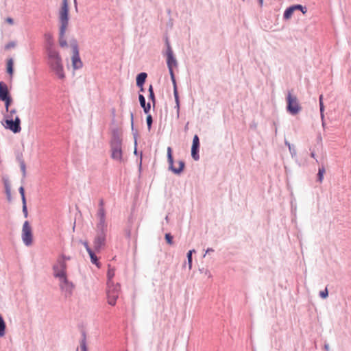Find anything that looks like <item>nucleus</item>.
Returning <instances> with one entry per match:
<instances>
[{
	"label": "nucleus",
	"mask_w": 351,
	"mask_h": 351,
	"mask_svg": "<svg viewBox=\"0 0 351 351\" xmlns=\"http://www.w3.org/2000/svg\"><path fill=\"white\" fill-rule=\"evenodd\" d=\"M294 11L295 8L293 5L287 8L284 12L283 18L286 20L290 19Z\"/></svg>",
	"instance_id": "6ab92c4d"
},
{
	"label": "nucleus",
	"mask_w": 351,
	"mask_h": 351,
	"mask_svg": "<svg viewBox=\"0 0 351 351\" xmlns=\"http://www.w3.org/2000/svg\"><path fill=\"white\" fill-rule=\"evenodd\" d=\"M63 36H64V35H63V36H61V35H60V45L62 47H64V46H66V42L62 39Z\"/></svg>",
	"instance_id": "e433bc0d"
},
{
	"label": "nucleus",
	"mask_w": 351,
	"mask_h": 351,
	"mask_svg": "<svg viewBox=\"0 0 351 351\" xmlns=\"http://www.w3.org/2000/svg\"><path fill=\"white\" fill-rule=\"evenodd\" d=\"M15 47V43H13V42H11V43H8L6 45H5V49H9L10 48H12V47Z\"/></svg>",
	"instance_id": "4c0bfd02"
},
{
	"label": "nucleus",
	"mask_w": 351,
	"mask_h": 351,
	"mask_svg": "<svg viewBox=\"0 0 351 351\" xmlns=\"http://www.w3.org/2000/svg\"><path fill=\"white\" fill-rule=\"evenodd\" d=\"M82 243H83V245H84V247H85V248H86V251H87L88 252H90V250H92L90 248V247H89V245H88V242H87V241H84Z\"/></svg>",
	"instance_id": "58836bf2"
},
{
	"label": "nucleus",
	"mask_w": 351,
	"mask_h": 351,
	"mask_svg": "<svg viewBox=\"0 0 351 351\" xmlns=\"http://www.w3.org/2000/svg\"><path fill=\"white\" fill-rule=\"evenodd\" d=\"M6 128L10 129L14 133H18L21 130V120L18 116L14 117V119H6Z\"/></svg>",
	"instance_id": "9b49d317"
},
{
	"label": "nucleus",
	"mask_w": 351,
	"mask_h": 351,
	"mask_svg": "<svg viewBox=\"0 0 351 351\" xmlns=\"http://www.w3.org/2000/svg\"><path fill=\"white\" fill-rule=\"evenodd\" d=\"M14 61L12 58H10L7 60V72L12 77L14 73L13 69Z\"/></svg>",
	"instance_id": "aec40b11"
},
{
	"label": "nucleus",
	"mask_w": 351,
	"mask_h": 351,
	"mask_svg": "<svg viewBox=\"0 0 351 351\" xmlns=\"http://www.w3.org/2000/svg\"><path fill=\"white\" fill-rule=\"evenodd\" d=\"M294 6V8H295V10H300L303 14H305L306 12H307V9L306 7L304 6H302V5H300V4H297V5H293Z\"/></svg>",
	"instance_id": "cd10ccee"
},
{
	"label": "nucleus",
	"mask_w": 351,
	"mask_h": 351,
	"mask_svg": "<svg viewBox=\"0 0 351 351\" xmlns=\"http://www.w3.org/2000/svg\"><path fill=\"white\" fill-rule=\"evenodd\" d=\"M120 292L121 287L119 283H114V282H107L106 295L108 304L114 306Z\"/></svg>",
	"instance_id": "7ed1b4c3"
},
{
	"label": "nucleus",
	"mask_w": 351,
	"mask_h": 351,
	"mask_svg": "<svg viewBox=\"0 0 351 351\" xmlns=\"http://www.w3.org/2000/svg\"><path fill=\"white\" fill-rule=\"evenodd\" d=\"M275 133H276V134H277V128L276 127L275 128Z\"/></svg>",
	"instance_id": "3c124183"
},
{
	"label": "nucleus",
	"mask_w": 351,
	"mask_h": 351,
	"mask_svg": "<svg viewBox=\"0 0 351 351\" xmlns=\"http://www.w3.org/2000/svg\"><path fill=\"white\" fill-rule=\"evenodd\" d=\"M72 65L74 69H78L82 66V62L80 58L78 49L76 46L73 48Z\"/></svg>",
	"instance_id": "f8f14e48"
},
{
	"label": "nucleus",
	"mask_w": 351,
	"mask_h": 351,
	"mask_svg": "<svg viewBox=\"0 0 351 351\" xmlns=\"http://www.w3.org/2000/svg\"><path fill=\"white\" fill-rule=\"evenodd\" d=\"M199 147V140L197 135H195L193 139L191 147V156L195 160H199L198 149Z\"/></svg>",
	"instance_id": "ddd939ff"
},
{
	"label": "nucleus",
	"mask_w": 351,
	"mask_h": 351,
	"mask_svg": "<svg viewBox=\"0 0 351 351\" xmlns=\"http://www.w3.org/2000/svg\"><path fill=\"white\" fill-rule=\"evenodd\" d=\"M6 22L8 23H9L10 25H12L14 23V21L12 18L10 17H8L6 19H5Z\"/></svg>",
	"instance_id": "ea45409f"
},
{
	"label": "nucleus",
	"mask_w": 351,
	"mask_h": 351,
	"mask_svg": "<svg viewBox=\"0 0 351 351\" xmlns=\"http://www.w3.org/2000/svg\"><path fill=\"white\" fill-rule=\"evenodd\" d=\"M69 14V7H68V3L67 0H62V5L61 7V9L59 12L60 15V21L61 23L60 26V34L61 36H63L66 32L67 25H68V17Z\"/></svg>",
	"instance_id": "423d86ee"
},
{
	"label": "nucleus",
	"mask_w": 351,
	"mask_h": 351,
	"mask_svg": "<svg viewBox=\"0 0 351 351\" xmlns=\"http://www.w3.org/2000/svg\"><path fill=\"white\" fill-rule=\"evenodd\" d=\"M319 296L324 299L326 298L328 296V291L327 288L319 292Z\"/></svg>",
	"instance_id": "473e14b6"
},
{
	"label": "nucleus",
	"mask_w": 351,
	"mask_h": 351,
	"mask_svg": "<svg viewBox=\"0 0 351 351\" xmlns=\"http://www.w3.org/2000/svg\"><path fill=\"white\" fill-rule=\"evenodd\" d=\"M97 218L106 219V210L104 208V201L101 199L99 202V208L96 214Z\"/></svg>",
	"instance_id": "2eb2a0df"
},
{
	"label": "nucleus",
	"mask_w": 351,
	"mask_h": 351,
	"mask_svg": "<svg viewBox=\"0 0 351 351\" xmlns=\"http://www.w3.org/2000/svg\"><path fill=\"white\" fill-rule=\"evenodd\" d=\"M166 44H167V52H166L167 64L168 69L169 70V73L171 75V80H172L174 86H176V79H175L173 69L174 67L177 66L178 63H177L176 58L173 56V53L172 49H171V47L169 43V41L167 40L166 41ZM175 97H176V99L178 100V95H177V91H176V88H175Z\"/></svg>",
	"instance_id": "20e7f679"
},
{
	"label": "nucleus",
	"mask_w": 351,
	"mask_h": 351,
	"mask_svg": "<svg viewBox=\"0 0 351 351\" xmlns=\"http://www.w3.org/2000/svg\"><path fill=\"white\" fill-rule=\"evenodd\" d=\"M19 193L21 195L22 202H26L25 196V190L23 186L19 188Z\"/></svg>",
	"instance_id": "72a5a7b5"
},
{
	"label": "nucleus",
	"mask_w": 351,
	"mask_h": 351,
	"mask_svg": "<svg viewBox=\"0 0 351 351\" xmlns=\"http://www.w3.org/2000/svg\"><path fill=\"white\" fill-rule=\"evenodd\" d=\"M139 101L141 107L143 108L144 112L147 114L150 110V104H145V99L143 95H139Z\"/></svg>",
	"instance_id": "f3484780"
},
{
	"label": "nucleus",
	"mask_w": 351,
	"mask_h": 351,
	"mask_svg": "<svg viewBox=\"0 0 351 351\" xmlns=\"http://www.w3.org/2000/svg\"><path fill=\"white\" fill-rule=\"evenodd\" d=\"M325 173L324 166L322 165L319 167L318 173H317V181L322 182L324 178V173Z\"/></svg>",
	"instance_id": "5701e85b"
},
{
	"label": "nucleus",
	"mask_w": 351,
	"mask_h": 351,
	"mask_svg": "<svg viewBox=\"0 0 351 351\" xmlns=\"http://www.w3.org/2000/svg\"><path fill=\"white\" fill-rule=\"evenodd\" d=\"M293 90H289L286 97L287 101V111L292 115L298 114L302 107L300 106L298 98L295 95L292 94Z\"/></svg>",
	"instance_id": "39448f33"
},
{
	"label": "nucleus",
	"mask_w": 351,
	"mask_h": 351,
	"mask_svg": "<svg viewBox=\"0 0 351 351\" xmlns=\"http://www.w3.org/2000/svg\"><path fill=\"white\" fill-rule=\"evenodd\" d=\"M10 96L7 84L3 82H0V100H5L6 97Z\"/></svg>",
	"instance_id": "4468645a"
},
{
	"label": "nucleus",
	"mask_w": 351,
	"mask_h": 351,
	"mask_svg": "<svg viewBox=\"0 0 351 351\" xmlns=\"http://www.w3.org/2000/svg\"><path fill=\"white\" fill-rule=\"evenodd\" d=\"M146 121H147V124L148 129L149 130L151 127H152V116L150 114H149L147 117Z\"/></svg>",
	"instance_id": "f704fd0d"
},
{
	"label": "nucleus",
	"mask_w": 351,
	"mask_h": 351,
	"mask_svg": "<svg viewBox=\"0 0 351 351\" xmlns=\"http://www.w3.org/2000/svg\"><path fill=\"white\" fill-rule=\"evenodd\" d=\"M167 152L168 162L169 165V169L171 170L174 173L178 174V173H181L184 169V162L183 161H179V169L174 168L171 147H168Z\"/></svg>",
	"instance_id": "9d476101"
},
{
	"label": "nucleus",
	"mask_w": 351,
	"mask_h": 351,
	"mask_svg": "<svg viewBox=\"0 0 351 351\" xmlns=\"http://www.w3.org/2000/svg\"><path fill=\"white\" fill-rule=\"evenodd\" d=\"M88 253L90 256V261H91L92 263L95 264L97 267H99L100 263L98 261L97 257L96 256L95 252L93 250H90V252H88Z\"/></svg>",
	"instance_id": "412c9836"
},
{
	"label": "nucleus",
	"mask_w": 351,
	"mask_h": 351,
	"mask_svg": "<svg viewBox=\"0 0 351 351\" xmlns=\"http://www.w3.org/2000/svg\"><path fill=\"white\" fill-rule=\"evenodd\" d=\"M133 118H134L133 113H131V121H132V125L133 124Z\"/></svg>",
	"instance_id": "09e8293b"
},
{
	"label": "nucleus",
	"mask_w": 351,
	"mask_h": 351,
	"mask_svg": "<svg viewBox=\"0 0 351 351\" xmlns=\"http://www.w3.org/2000/svg\"><path fill=\"white\" fill-rule=\"evenodd\" d=\"M285 145H287V146L288 147V148H289V147H290L292 145V144H291V143H290L288 141H287V140H285Z\"/></svg>",
	"instance_id": "37998d69"
},
{
	"label": "nucleus",
	"mask_w": 351,
	"mask_h": 351,
	"mask_svg": "<svg viewBox=\"0 0 351 351\" xmlns=\"http://www.w3.org/2000/svg\"><path fill=\"white\" fill-rule=\"evenodd\" d=\"M146 77V73H141L140 74H138L136 77V85L139 87H142L143 84L145 83Z\"/></svg>",
	"instance_id": "a211bd4d"
},
{
	"label": "nucleus",
	"mask_w": 351,
	"mask_h": 351,
	"mask_svg": "<svg viewBox=\"0 0 351 351\" xmlns=\"http://www.w3.org/2000/svg\"><path fill=\"white\" fill-rule=\"evenodd\" d=\"M321 101H323V95H321L319 97V103Z\"/></svg>",
	"instance_id": "a18cd8bd"
},
{
	"label": "nucleus",
	"mask_w": 351,
	"mask_h": 351,
	"mask_svg": "<svg viewBox=\"0 0 351 351\" xmlns=\"http://www.w3.org/2000/svg\"><path fill=\"white\" fill-rule=\"evenodd\" d=\"M213 252V250L212 249H208V250H206V254H209V253H210V252Z\"/></svg>",
	"instance_id": "49530a36"
},
{
	"label": "nucleus",
	"mask_w": 351,
	"mask_h": 351,
	"mask_svg": "<svg viewBox=\"0 0 351 351\" xmlns=\"http://www.w3.org/2000/svg\"><path fill=\"white\" fill-rule=\"evenodd\" d=\"M2 101H4L5 103V108L7 112H8V109L10 108V106L11 105L12 102V99L10 96L8 97H6L5 100H1Z\"/></svg>",
	"instance_id": "a878e982"
},
{
	"label": "nucleus",
	"mask_w": 351,
	"mask_h": 351,
	"mask_svg": "<svg viewBox=\"0 0 351 351\" xmlns=\"http://www.w3.org/2000/svg\"><path fill=\"white\" fill-rule=\"evenodd\" d=\"M21 168H22V170L23 171V172L25 173V165H22Z\"/></svg>",
	"instance_id": "de8ad7c7"
},
{
	"label": "nucleus",
	"mask_w": 351,
	"mask_h": 351,
	"mask_svg": "<svg viewBox=\"0 0 351 351\" xmlns=\"http://www.w3.org/2000/svg\"><path fill=\"white\" fill-rule=\"evenodd\" d=\"M289 151L290 154L293 158L296 156L297 152H296V149L293 145H292L290 147H289Z\"/></svg>",
	"instance_id": "c85d7f7f"
},
{
	"label": "nucleus",
	"mask_w": 351,
	"mask_h": 351,
	"mask_svg": "<svg viewBox=\"0 0 351 351\" xmlns=\"http://www.w3.org/2000/svg\"><path fill=\"white\" fill-rule=\"evenodd\" d=\"M22 239L24 243L27 246L32 243V228L27 221H25L23 226Z\"/></svg>",
	"instance_id": "0eeeda50"
},
{
	"label": "nucleus",
	"mask_w": 351,
	"mask_h": 351,
	"mask_svg": "<svg viewBox=\"0 0 351 351\" xmlns=\"http://www.w3.org/2000/svg\"><path fill=\"white\" fill-rule=\"evenodd\" d=\"M23 212L24 213L25 217H27L28 213H27V206H26V202H23Z\"/></svg>",
	"instance_id": "c9c22d12"
},
{
	"label": "nucleus",
	"mask_w": 351,
	"mask_h": 351,
	"mask_svg": "<svg viewBox=\"0 0 351 351\" xmlns=\"http://www.w3.org/2000/svg\"><path fill=\"white\" fill-rule=\"evenodd\" d=\"M319 110H320L321 118H322V125H324V103H323V101L319 102Z\"/></svg>",
	"instance_id": "bb28decb"
},
{
	"label": "nucleus",
	"mask_w": 351,
	"mask_h": 351,
	"mask_svg": "<svg viewBox=\"0 0 351 351\" xmlns=\"http://www.w3.org/2000/svg\"><path fill=\"white\" fill-rule=\"evenodd\" d=\"M98 223L96 225V230H106L107 228V224L105 219L97 218Z\"/></svg>",
	"instance_id": "dca6fc26"
},
{
	"label": "nucleus",
	"mask_w": 351,
	"mask_h": 351,
	"mask_svg": "<svg viewBox=\"0 0 351 351\" xmlns=\"http://www.w3.org/2000/svg\"><path fill=\"white\" fill-rule=\"evenodd\" d=\"M258 4L260 7H263V0H258Z\"/></svg>",
	"instance_id": "c03bdc74"
},
{
	"label": "nucleus",
	"mask_w": 351,
	"mask_h": 351,
	"mask_svg": "<svg viewBox=\"0 0 351 351\" xmlns=\"http://www.w3.org/2000/svg\"><path fill=\"white\" fill-rule=\"evenodd\" d=\"M315 156H316V155H315V151H311V156L313 158L315 159L316 162H318V160H317V158H316Z\"/></svg>",
	"instance_id": "a19ab883"
},
{
	"label": "nucleus",
	"mask_w": 351,
	"mask_h": 351,
	"mask_svg": "<svg viewBox=\"0 0 351 351\" xmlns=\"http://www.w3.org/2000/svg\"><path fill=\"white\" fill-rule=\"evenodd\" d=\"M149 98L152 100L153 102H154L155 101V97H154V93L152 85L149 86Z\"/></svg>",
	"instance_id": "2f4dec72"
},
{
	"label": "nucleus",
	"mask_w": 351,
	"mask_h": 351,
	"mask_svg": "<svg viewBox=\"0 0 351 351\" xmlns=\"http://www.w3.org/2000/svg\"><path fill=\"white\" fill-rule=\"evenodd\" d=\"M115 275V270L114 268H111V267H108V272H107V278H108V281L107 282H114L112 280L114 276Z\"/></svg>",
	"instance_id": "4be33fe9"
},
{
	"label": "nucleus",
	"mask_w": 351,
	"mask_h": 351,
	"mask_svg": "<svg viewBox=\"0 0 351 351\" xmlns=\"http://www.w3.org/2000/svg\"><path fill=\"white\" fill-rule=\"evenodd\" d=\"M165 240L168 244H169V245L173 244V237L171 235V234L167 233L165 234Z\"/></svg>",
	"instance_id": "7c9ffc66"
},
{
	"label": "nucleus",
	"mask_w": 351,
	"mask_h": 351,
	"mask_svg": "<svg viewBox=\"0 0 351 351\" xmlns=\"http://www.w3.org/2000/svg\"><path fill=\"white\" fill-rule=\"evenodd\" d=\"M324 348H325V349H326V350H328V349H329V346H328V344H325Z\"/></svg>",
	"instance_id": "8fccbe9b"
},
{
	"label": "nucleus",
	"mask_w": 351,
	"mask_h": 351,
	"mask_svg": "<svg viewBox=\"0 0 351 351\" xmlns=\"http://www.w3.org/2000/svg\"><path fill=\"white\" fill-rule=\"evenodd\" d=\"M81 348L83 351H86L85 342H82V343L81 344Z\"/></svg>",
	"instance_id": "79ce46f5"
},
{
	"label": "nucleus",
	"mask_w": 351,
	"mask_h": 351,
	"mask_svg": "<svg viewBox=\"0 0 351 351\" xmlns=\"http://www.w3.org/2000/svg\"><path fill=\"white\" fill-rule=\"evenodd\" d=\"M9 114L8 115V119H14V116L16 114V109H12L10 110H8V112Z\"/></svg>",
	"instance_id": "c756f323"
},
{
	"label": "nucleus",
	"mask_w": 351,
	"mask_h": 351,
	"mask_svg": "<svg viewBox=\"0 0 351 351\" xmlns=\"http://www.w3.org/2000/svg\"><path fill=\"white\" fill-rule=\"evenodd\" d=\"M195 250H189L187 253V261H188V265H189V269H191L192 267V254L193 253H195Z\"/></svg>",
	"instance_id": "393cba45"
},
{
	"label": "nucleus",
	"mask_w": 351,
	"mask_h": 351,
	"mask_svg": "<svg viewBox=\"0 0 351 351\" xmlns=\"http://www.w3.org/2000/svg\"><path fill=\"white\" fill-rule=\"evenodd\" d=\"M122 147L119 141H114L111 144V157L119 162H122Z\"/></svg>",
	"instance_id": "6e6552de"
},
{
	"label": "nucleus",
	"mask_w": 351,
	"mask_h": 351,
	"mask_svg": "<svg viewBox=\"0 0 351 351\" xmlns=\"http://www.w3.org/2000/svg\"><path fill=\"white\" fill-rule=\"evenodd\" d=\"M5 324L3 317L0 315V337H3L5 335Z\"/></svg>",
	"instance_id": "b1692460"
},
{
	"label": "nucleus",
	"mask_w": 351,
	"mask_h": 351,
	"mask_svg": "<svg viewBox=\"0 0 351 351\" xmlns=\"http://www.w3.org/2000/svg\"><path fill=\"white\" fill-rule=\"evenodd\" d=\"M174 168H176V167L173 166ZM176 169H179V165L177 166Z\"/></svg>",
	"instance_id": "603ef678"
},
{
	"label": "nucleus",
	"mask_w": 351,
	"mask_h": 351,
	"mask_svg": "<svg viewBox=\"0 0 351 351\" xmlns=\"http://www.w3.org/2000/svg\"><path fill=\"white\" fill-rule=\"evenodd\" d=\"M69 259L70 257H66L63 255L60 256L53 266V274L55 277L59 278L61 289L71 293L73 285L67 280L66 265V261Z\"/></svg>",
	"instance_id": "f257e3e1"
},
{
	"label": "nucleus",
	"mask_w": 351,
	"mask_h": 351,
	"mask_svg": "<svg viewBox=\"0 0 351 351\" xmlns=\"http://www.w3.org/2000/svg\"><path fill=\"white\" fill-rule=\"evenodd\" d=\"M97 235L95 237L93 244L95 252H99L105 245L106 230H96Z\"/></svg>",
	"instance_id": "1a4fd4ad"
},
{
	"label": "nucleus",
	"mask_w": 351,
	"mask_h": 351,
	"mask_svg": "<svg viewBox=\"0 0 351 351\" xmlns=\"http://www.w3.org/2000/svg\"><path fill=\"white\" fill-rule=\"evenodd\" d=\"M47 53L48 62L51 69L60 79H63L64 77V73L59 53L51 47L47 49Z\"/></svg>",
	"instance_id": "f03ea898"
}]
</instances>
